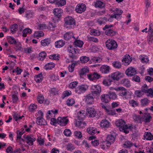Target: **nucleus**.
Returning a JSON list of instances; mask_svg holds the SVG:
<instances>
[{
  "label": "nucleus",
  "mask_w": 153,
  "mask_h": 153,
  "mask_svg": "<svg viewBox=\"0 0 153 153\" xmlns=\"http://www.w3.org/2000/svg\"><path fill=\"white\" fill-rule=\"evenodd\" d=\"M55 66L53 62H49L46 64L45 66V69L46 70H50Z\"/></svg>",
  "instance_id": "c03bdc74"
},
{
  "label": "nucleus",
  "mask_w": 153,
  "mask_h": 153,
  "mask_svg": "<svg viewBox=\"0 0 153 153\" xmlns=\"http://www.w3.org/2000/svg\"><path fill=\"white\" fill-rule=\"evenodd\" d=\"M51 42V39L50 38H46L41 41V45L43 46H48Z\"/></svg>",
  "instance_id": "cd10ccee"
},
{
  "label": "nucleus",
  "mask_w": 153,
  "mask_h": 153,
  "mask_svg": "<svg viewBox=\"0 0 153 153\" xmlns=\"http://www.w3.org/2000/svg\"><path fill=\"white\" fill-rule=\"evenodd\" d=\"M89 70L87 67H85L82 68L79 72V75L80 76H82L84 75H85L86 73L89 72Z\"/></svg>",
  "instance_id": "393cba45"
},
{
  "label": "nucleus",
  "mask_w": 153,
  "mask_h": 153,
  "mask_svg": "<svg viewBox=\"0 0 153 153\" xmlns=\"http://www.w3.org/2000/svg\"><path fill=\"white\" fill-rule=\"evenodd\" d=\"M112 90H114L117 91H121L119 92V95L120 96H126L129 92L127 89L123 87H118L116 88H111Z\"/></svg>",
  "instance_id": "1a4fd4ad"
},
{
  "label": "nucleus",
  "mask_w": 153,
  "mask_h": 153,
  "mask_svg": "<svg viewBox=\"0 0 153 153\" xmlns=\"http://www.w3.org/2000/svg\"><path fill=\"white\" fill-rule=\"evenodd\" d=\"M12 98L13 102L14 103H16L18 100V97L16 94L15 93L14 94H12Z\"/></svg>",
  "instance_id": "680f3d73"
},
{
  "label": "nucleus",
  "mask_w": 153,
  "mask_h": 153,
  "mask_svg": "<svg viewBox=\"0 0 153 153\" xmlns=\"http://www.w3.org/2000/svg\"><path fill=\"white\" fill-rule=\"evenodd\" d=\"M150 102V100L146 98L141 99L140 100L141 105L142 106H145L148 105Z\"/></svg>",
  "instance_id": "e433bc0d"
},
{
  "label": "nucleus",
  "mask_w": 153,
  "mask_h": 153,
  "mask_svg": "<svg viewBox=\"0 0 153 153\" xmlns=\"http://www.w3.org/2000/svg\"><path fill=\"white\" fill-rule=\"evenodd\" d=\"M66 3L65 0H57L56 4L58 7H60L65 5Z\"/></svg>",
  "instance_id": "49530a36"
},
{
  "label": "nucleus",
  "mask_w": 153,
  "mask_h": 153,
  "mask_svg": "<svg viewBox=\"0 0 153 153\" xmlns=\"http://www.w3.org/2000/svg\"><path fill=\"white\" fill-rule=\"evenodd\" d=\"M106 112L109 115H114L116 114L115 110L112 109H107Z\"/></svg>",
  "instance_id": "69168bd1"
},
{
  "label": "nucleus",
  "mask_w": 153,
  "mask_h": 153,
  "mask_svg": "<svg viewBox=\"0 0 153 153\" xmlns=\"http://www.w3.org/2000/svg\"><path fill=\"white\" fill-rule=\"evenodd\" d=\"M110 67L107 65H103L100 68V71L102 73L106 74L109 72Z\"/></svg>",
  "instance_id": "6ab92c4d"
},
{
  "label": "nucleus",
  "mask_w": 153,
  "mask_h": 153,
  "mask_svg": "<svg viewBox=\"0 0 153 153\" xmlns=\"http://www.w3.org/2000/svg\"><path fill=\"white\" fill-rule=\"evenodd\" d=\"M36 122L37 125L41 126L48 125L47 122L43 118H36Z\"/></svg>",
  "instance_id": "a211bd4d"
},
{
  "label": "nucleus",
  "mask_w": 153,
  "mask_h": 153,
  "mask_svg": "<svg viewBox=\"0 0 153 153\" xmlns=\"http://www.w3.org/2000/svg\"><path fill=\"white\" fill-rule=\"evenodd\" d=\"M87 116L90 117H94L97 115V111L93 108L89 107L86 109Z\"/></svg>",
  "instance_id": "6e6552de"
},
{
  "label": "nucleus",
  "mask_w": 153,
  "mask_h": 153,
  "mask_svg": "<svg viewBox=\"0 0 153 153\" xmlns=\"http://www.w3.org/2000/svg\"><path fill=\"white\" fill-rule=\"evenodd\" d=\"M116 136L114 134H111L108 135L107 137V140H109V142H111L112 143H113L115 140Z\"/></svg>",
  "instance_id": "473e14b6"
},
{
  "label": "nucleus",
  "mask_w": 153,
  "mask_h": 153,
  "mask_svg": "<svg viewBox=\"0 0 153 153\" xmlns=\"http://www.w3.org/2000/svg\"><path fill=\"white\" fill-rule=\"evenodd\" d=\"M144 137L147 140H152L153 139V135L149 132H145Z\"/></svg>",
  "instance_id": "f704fd0d"
},
{
  "label": "nucleus",
  "mask_w": 153,
  "mask_h": 153,
  "mask_svg": "<svg viewBox=\"0 0 153 153\" xmlns=\"http://www.w3.org/2000/svg\"><path fill=\"white\" fill-rule=\"evenodd\" d=\"M74 134L75 136L78 138H80L82 137V134L81 131H76L74 132Z\"/></svg>",
  "instance_id": "338daca9"
},
{
  "label": "nucleus",
  "mask_w": 153,
  "mask_h": 153,
  "mask_svg": "<svg viewBox=\"0 0 153 153\" xmlns=\"http://www.w3.org/2000/svg\"><path fill=\"white\" fill-rule=\"evenodd\" d=\"M109 122L105 120H102L100 123V126L102 128H108L110 125Z\"/></svg>",
  "instance_id": "2f4dec72"
},
{
  "label": "nucleus",
  "mask_w": 153,
  "mask_h": 153,
  "mask_svg": "<svg viewBox=\"0 0 153 153\" xmlns=\"http://www.w3.org/2000/svg\"><path fill=\"white\" fill-rule=\"evenodd\" d=\"M68 119L66 117L63 118L59 117L57 119V123L62 126H65L68 123Z\"/></svg>",
  "instance_id": "4468645a"
},
{
  "label": "nucleus",
  "mask_w": 153,
  "mask_h": 153,
  "mask_svg": "<svg viewBox=\"0 0 153 153\" xmlns=\"http://www.w3.org/2000/svg\"><path fill=\"white\" fill-rule=\"evenodd\" d=\"M49 58L50 59L58 60H59L60 57L59 55L57 54L50 55L49 56Z\"/></svg>",
  "instance_id": "de8ad7c7"
},
{
  "label": "nucleus",
  "mask_w": 153,
  "mask_h": 153,
  "mask_svg": "<svg viewBox=\"0 0 153 153\" xmlns=\"http://www.w3.org/2000/svg\"><path fill=\"white\" fill-rule=\"evenodd\" d=\"M133 118L135 122H138L140 123L142 121V118L140 115H137L136 114H134L133 116Z\"/></svg>",
  "instance_id": "37998d69"
},
{
  "label": "nucleus",
  "mask_w": 153,
  "mask_h": 153,
  "mask_svg": "<svg viewBox=\"0 0 153 153\" xmlns=\"http://www.w3.org/2000/svg\"><path fill=\"white\" fill-rule=\"evenodd\" d=\"M8 42L11 44H16L17 42L14 38L12 36H8L7 37Z\"/></svg>",
  "instance_id": "4c0bfd02"
},
{
  "label": "nucleus",
  "mask_w": 153,
  "mask_h": 153,
  "mask_svg": "<svg viewBox=\"0 0 153 153\" xmlns=\"http://www.w3.org/2000/svg\"><path fill=\"white\" fill-rule=\"evenodd\" d=\"M87 131L88 133L93 135L96 133H97V134L100 133L99 131H97L96 128L93 127H89L87 129Z\"/></svg>",
  "instance_id": "412c9836"
},
{
  "label": "nucleus",
  "mask_w": 153,
  "mask_h": 153,
  "mask_svg": "<svg viewBox=\"0 0 153 153\" xmlns=\"http://www.w3.org/2000/svg\"><path fill=\"white\" fill-rule=\"evenodd\" d=\"M133 145V143L130 141L127 140L125 142L123 145V147L125 148H130Z\"/></svg>",
  "instance_id": "0e129e2a"
},
{
  "label": "nucleus",
  "mask_w": 153,
  "mask_h": 153,
  "mask_svg": "<svg viewBox=\"0 0 153 153\" xmlns=\"http://www.w3.org/2000/svg\"><path fill=\"white\" fill-rule=\"evenodd\" d=\"M25 138L26 140L27 143L29 145H33V143L36 140L35 138L28 136H27Z\"/></svg>",
  "instance_id": "b1692460"
},
{
  "label": "nucleus",
  "mask_w": 153,
  "mask_h": 153,
  "mask_svg": "<svg viewBox=\"0 0 153 153\" xmlns=\"http://www.w3.org/2000/svg\"><path fill=\"white\" fill-rule=\"evenodd\" d=\"M37 100L38 102L40 103H42L44 101V97L41 94H39L37 97Z\"/></svg>",
  "instance_id": "13d9d810"
},
{
  "label": "nucleus",
  "mask_w": 153,
  "mask_h": 153,
  "mask_svg": "<svg viewBox=\"0 0 153 153\" xmlns=\"http://www.w3.org/2000/svg\"><path fill=\"white\" fill-rule=\"evenodd\" d=\"M126 123L125 121L123 119L118 120L115 122L116 126L119 127V129L120 131L127 134L129 133L127 129L131 130L133 128V127L132 124L128 125L126 124Z\"/></svg>",
  "instance_id": "f257e3e1"
},
{
  "label": "nucleus",
  "mask_w": 153,
  "mask_h": 153,
  "mask_svg": "<svg viewBox=\"0 0 153 153\" xmlns=\"http://www.w3.org/2000/svg\"><path fill=\"white\" fill-rule=\"evenodd\" d=\"M90 90L91 94L96 95H99L101 91V87L98 85H92L91 87Z\"/></svg>",
  "instance_id": "39448f33"
},
{
  "label": "nucleus",
  "mask_w": 153,
  "mask_h": 153,
  "mask_svg": "<svg viewBox=\"0 0 153 153\" xmlns=\"http://www.w3.org/2000/svg\"><path fill=\"white\" fill-rule=\"evenodd\" d=\"M123 73L119 71H116L111 74V78L114 80L118 81L123 76Z\"/></svg>",
  "instance_id": "0eeeda50"
},
{
  "label": "nucleus",
  "mask_w": 153,
  "mask_h": 153,
  "mask_svg": "<svg viewBox=\"0 0 153 153\" xmlns=\"http://www.w3.org/2000/svg\"><path fill=\"white\" fill-rule=\"evenodd\" d=\"M90 59L88 57L85 56H83L80 57V60L81 62L82 63H86Z\"/></svg>",
  "instance_id": "603ef678"
},
{
  "label": "nucleus",
  "mask_w": 153,
  "mask_h": 153,
  "mask_svg": "<svg viewBox=\"0 0 153 153\" xmlns=\"http://www.w3.org/2000/svg\"><path fill=\"white\" fill-rule=\"evenodd\" d=\"M120 82L124 86L127 88L131 86L130 81L128 78H124L122 79L120 81Z\"/></svg>",
  "instance_id": "a878e982"
},
{
  "label": "nucleus",
  "mask_w": 153,
  "mask_h": 153,
  "mask_svg": "<svg viewBox=\"0 0 153 153\" xmlns=\"http://www.w3.org/2000/svg\"><path fill=\"white\" fill-rule=\"evenodd\" d=\"M129 103L131 106L133 107L137 106L139 105V102L133 99L130 100L129 101Z\"/></svg>",
  "instance_id": "ea45409f"
},
{
  "label": "nucleus",
  "mask_w": 153,
  "mask_h": 153,
  "mask_svg": "<svg viewBox=\"0 0 153 153\" xmlns=\"http://www.w3.org/2000/svg\"><path fill=\"white\" fill-rule=\"evenodd\" d=\"M142 121L146 123H149L151 121L152 117L150 114L148 113H145L142 116Z\"/></svg>",
  "instance_id": "2eb2a0df"
},
{
  "label": "nucleus",
  "mask_w": 153,
  "mask_h": 153,
  "mask_svg": "<svg viewBox=\"0 0 153 153\" xmlns=\"http://www.w3.org/2000/svg\"><path fill=\"white\" fill-rule=\"evenodd\" d=\"M64 38L65 40H69L71 38L75 39L73 33L71 32H67L65 33L64 36Z\"/></svg>",
  "instance_id": "aec40b11"
},
{
  "label": "nucleus",
  "mask_w": 153,
  "mask_h": 153,
  "mask_svg": "<svg viewBox=\"0 0 153 153\" xmlns=\"http://www.w3.org/2000/svg\"><path fill=\"white\" fill-rule=\"evenodd\" d=\"M83 42L80 40H77L75 39V41L74 42V45L79 48H81L82 47L83 45Z\"/></svg>",
  "instance_id": "a18cd8bd"
},
{
  "label": "nucleus",
  "mask_w": 153,
  "mask_h": 153,
  "mask_svg": "<svg viewBox=\"0 0 153 153\" xmlns=\"http://www.w3.org/2000/svg\"><path fill=\"white\" fill-rule=\"evenodd\" d=\"M90 33L91 35L94 36H98L100 35V32L97 30L92 29L90 31Z\"/></svg>",
  "instance_id": "8fccbe9b"
},
{
  "label": "nucleus",
  "mask_w": 153,
  "mask_h": 153,
  "mask_svg": "<svg viewBox=\"0 0 153 153\" xmlns=\"http://www.w3.org/2000/svg\"><path fill=\"white\" fill-rule=\"evenodd\" d=\"M145 93L147 94V95L150 96L151 97H153V88H150L147 89V90H145Z\"/></svg>",
  "instance_id": "864d4df0"
},
{
  "label": "nucleus",
  "mask_w": 153,
  "mask_h": 153,
  "mask_svg": "<svg viewBox=\"0 0 153 153\" xmlns=\"http://www.w3.org/2000/svg\"><path fill=\"white\" fill-rule=\"evenodd\" d=\"M88 88V85H79L76 88H75V92L79 94L84 93Z\"/></svg>",
  "instance_id": "423d86ee"
},
{
  "label": "nucleus",
  "mask_w": 153,
  "mask_h": 153,
  "mask_svg": "<svg viewBox=\"0 0 153 153\" xmlns=\"http://www.w3.org/2000/svg\"><path fill=\"white\" fill-rule=\"evenodd\" d=\"M85 115L84 111H79L77 113V118L79 120H83L85 118Z\"/></svg>",
  "instance_id": "72a5a7b5"
},
{
  "label": "nucleus",
  "mask_w": 153,
  "mask_h": 153,
  "mask_svg": "<svg viewBox=\"0 0 153 153\" xmlns=\"http://www.w3.org/2000/svg\"><path fill=\"white\" fill-rule=\"evenodd\" d=\"M94 98L93 95L90 94L87 95L84 99L86 103L88 104H92L94 103Z\"/></svg>",
  "instance_id": "f8f14e48"
},
{
  "label": "nucleus",
  "mask_w": 153,
  "mask_h": 153,
  "mask_svg": "<svg viewBox=\"0 0 153 153\" xmlns=\"http://www.w3.org/2000/svg\"><path fill=\"white\" fill-rule=\"evenodd\" d=\"M92 5L95 8H104L105 7V4L101 1H96L93 2Z\"/></svg>",
  "instance_id": "dca6fc26"
},
{
  "label": "nucleus",
  "mask_w": 153,
  "mask_h": 153,
  "mask_svg": "<svg viewBox=\"0 0 153 153\" xmlns=\"http://www.w3.org/2000/svg\"><path fill=\"white\" fill-rule=\"evenodd\" d=\"M18 27V25L16 24L12 25L10 27V32L13 33H15L17 30Z\"/></svg>",
  "instance_id": "09e8293b"
},
{
  "label": "nucleus",
  "mask_w": 153,
  "mask_h": 153,
  "mask_svg": "<svg viewBox=\"0 0 153 153\" xmlns=\"http://www.w3.org/2000/svg\"><path fill=\"white\" fill-rule=\"evenodd\" d=\"M100 98L102 102L104 103H107L110 101L109 95L108 94H102L100 96Z\"/></svg>",
  "instance_id": "f3484780"
},
{
  "label": "nucleus",
  "mask_w": 153,
  "mask_h": 153,
  "mask_svg": "<svg viewBox=\"0 0 153 153\" xmlns=\"http://www.w3.org/2000/svg\"><path fill=\"white\" fill-rule=\"evenodd\" d=\"M113 66L116 68L120 69L121 67V63L117 61H114L112 63Z\"/></svg>",
  "instance_id": "58836bf2"
},
{
  "label": "nucleus",
  "mask_w": 153,
  "mask_h": 153,
  "mask_svg": "<svg viewBox=\"0 0 153 153\" xmlns=\"http://www.w3.org/2000/svg\"><path fill=\"white\" fill-rule=\"evenodd\" d=\"M137 73L136 69L132 67H128L126 71L125 74L128 76H131L135 75Z\"/></svg>",
  "instance_id": "9d476101"
},
{
  "label": "nucleus",
  "mask_w": 153,
  "mask_h": 153,
  "mask_svg": "<svg viewBox=\"0 0 153 153\" xmlns=\"http://www.w3.org/2000/svg\"><path fill=\"white\" fill-rule=\"evenodd\" d=\"M23 115L21 116L18 114H15L13 115V118L16 121L20 120L23 117H24Z\"/></svg>",
  "instance_id": "bf43d9fd"
},
{
  "label": "nucleus",
  "mask_w": 153,
  "mask_h": 153,
  "mask_svg": "<svg viewBox=\"0 0 153 153\" xmlns=\"http://www.w3.org/2000/svg\"><path fill=\"white\" fill-rule=\"evenodd\" d=\"M65 44V42L62 40L57 41L55 43V46L57 48H61Z\"/></svg>",
  "instance_id": "c756f323"
},
{
  "label": "nucleus",
  "mask_w": 153,
  "mask_h": 153,
  "mask_svg": "<svg viewBox=\"0 0 153 153\" xmlns=\"http://www.w3.org/2000/svg\"><path fill=\"white\" fill-rule=\"evenodd\" d=\"M43 77L42 74L41 73L39 74L35 75L34 76V79L36 82L40 83L42 81Z\"/></svg>",
  "instance_id": "c85d7f7f"
},
{
  "label": "nucleus",
  "mask_w": 153,
  "mask_h": 153,
  "mask_svg": "<svg viewBox=\"0 0 153 153\" xmlns=\"http://www.w3.org/2000/svg\"><path fill=\"white\" fill-rule=\"evenodd\" d=\"M112 81L110 79L107 78L104 79L102 81V83L105 86H108L111 84V82Z\"/></svg>",
  "instance_id": "3c124183"
},
{
  "label": "nucleus",
  "mask_w": 153,
  "mask_h": 153,
  "mask_svg": "<svg viewBox=\"0 0 153 153\" xmlns=\"http://www.w3.org/2000/svg\"><path fill=\"white\" fill-rule=\"evenodd\" d=\"M105 43L106 48L110 51L115 50L118 46L117 42L112 39H109L107 40Z\"/></svg>",
  "instance_id": "7ed1b4c3"
},
{
  "label": "nucleus",
  "mask_w": 153,
  "mask_h": 153,
  "mask_svg": "<svg viewBox=\"0 0 153 153\" xmlns=\"http://www.w3.org/2000/svg\"><path fill=\"white\" fill-rule=\"evenodd\" d=\"M108 95L110 100L111 99L113 100H115L117 98V95L114 92L109 91Z\"/></svg>",
  "instance_id": "4d7b16f0"
},
{
  "label": "nucleus",
  "mask_w": 153,
  "mask_h": 153,
  "mask_svg": "<svg viewBox=\"0 0 153 153\" xmlns=\"http://www.w3.org/2000/svg\"><path fill=\"white\" fill-rule=\"evenodd\" d=\"M153 24L151 23L149 25V28L148 30V36L153 37Z\"/></svg>",
  "instance_id": "a19ab883"
},
{
  "label": "nucleus",
  "mask_w": 153,
  "mask_h": 153,
  "mask_svg": "<svg viewBox=\"0 0 153 153\" xmlns=\"http://www.w3.org/2000/svg\"><path fill=\"white\" fill-rule=\"evenodd\" d=\"M115 18L117 20L121 19V15L123 11L121 10H119L118 8H116L115 10Z\"/></svg>",
  "instance_id": "bb28decb"
},
{
  "label": "nucleus",
  "mask_w": 153,
  "mask_h": 153,
  "mask_svg": "<svg viewBox=\"0 0 153 153\" xmlns=\"http://www.w3.org/2000/svg\"><path fill=\"white\" fill-rule=\"evenodd\" d=\"M64 26L68 29H73L76 25V21L71 16H68L65 17L64 19Z\"/></svg>",
  "instance_id": "f03ea898"
},
{
  "label": "nucleus",
  "mask_w": 153,
  "mask_h": 153,
  "mask_svg": "<svg viewBox=\"0 0 153 153\" xmlns=\"http://www.w3.org/2000/svg\"><path fill=\"white\" fill-rule=\"evenodd\" d=\"M75 103V100L73 99H68L66 101V104L68 106H71Z\"/></svg>",
  "instance_id": "052dcab7"
},
{
  "label": "nucleus",
  "mask_w": 153,
  "mask_h": 153,
  "mask_svg": "<svg viewBox=\"0 0 153 153\" xmlns=\"http://www.w3.org/2000/svg\"><path fill=\"white\" fill-rule=\"evenodd\" d=\"M32 31L31 29L29 28H25L23 30L22 36L24 37H26L27 34H30L32 33Z\"/></svg>",
  "instance_id": "79ce46f5"
},
{
  "label": "nucleus",
  "mask_w": 153,
  "mask_h": 153,
  "mask_svg": "<svg viewBox=\"0 0 153 153\" xmlns=\"http://www.w3.org/2000/svg\"><path fill=\"white\" fill-rule=\"evenodd\" d=\"M48 27L50 30L53 31L54 30L56 25L54 23L49 22Z\"/></svg>",
  "instance_id": "774afa93"
},
{
  "label": "nucleus",
  "mask_w": 153,
  "mask_h": 153,
  "mask_svg": "<svg viewBox=\"0 0 153 153\" xmlns=\"http://www.w3.org/2000/svg\"><path fill=\"white\" fill-rule=\"evenodd\" d=\"M132 60V57H130L129 55L126 54L124 58L122 60V61L125 62L124 65H128L130 63Z\"/></svg>",
  "instance_id": "4be33fe9"
},
{
  "label": "nucleus",
  "mask_w": 153,
  "mask_h": 153,
  "mask_svg": "<svg viewBox=\"0 0 153 153\" xmlns=\"http://www.w3.org/2000/svg\"><path fill=\"white\" fill-rule=\"evenodd\" d=\"M113 26L112 25H106L103 28V30H105V33L108 36H112L116 33V32L111 28Z\"/></svg>",
  "instance_id": "20e7f679"
},
{
  "label": "nucleus",
  "mask_w": 153,
  "mask_h": 153,
  "mask_svg": "<svg viewBox=\"0 0 153 153\" xmlns=\"http://www.w3.org/2000/svg\"><path fill=\"white\" fill-rule=\"evenodd\" d=\"M139 59L142 62H147L149 61V58L147 56H143L142 55L140 56Z\"/></svg>",
  "instance_id": "5fc2aeb1"
},
{
  "label": "nucleus",
  "mask_w": 153,
  "mask_h": 153,
  "mask_svg": "<svg viewBox=\"0 0 153 153\" xmlns=\"http://www.w3.org/2000/svg\"><path fill=\"white\" fill-rule=\"evenodd\" d=\"M75 149V146L73 145L70 143H68L66 146V149L68 151H71Z\"/></svg>",
  "instance_id": "6e6d98bb"
},
{
  "label": "nucleus",
  "mask_w": 153,
  "mask_h": 153,
  "mask_svg": "<svg viewBox=\"0 0 153 153\" xmlns=\"http://www.w3.org/2000/svg\"><path fill=\"white\" fill-rule=\"evenodd\" d=\"M62 12V10L58 8L54 9L53 11V13L55 16L58 18H59L61 17Z\"/></svg>",
  "instance_id": "7c9ffc66"
},
{
  "label": "nucleus",
  "mask_w": 153,
  "mask_h": 153,
  "mask_svg": "<svg viewBox=\"0 0 153 153\" xmlns=\"http://www.w3.org/2000/svg\"><path fill=\"white\" fill-rule=\"evenodd\" d=\"M76 127L79 128H84L86 125L85 122L82 121H77L75 123Z\"/></svg>",
  "instance_id": "5701e85b"
},
{
  "label": "nucleus",
  "mask_w": 153,
  "mask_h": 153,
  "mask_svg": "<svg viewBox=\"0 0 153 153\" xmlns=\"http://www.w3.org/2000/svg\"><path fill=\"white\" fill-rule=\"evenodd\" d=\"M86 9V5L83 3L78 4L76 8V11L79 13L84 12Z\"/></svg>",
  "instance_id": "ddd939ff"
},
{
  "label": "nucleus",
  "mask_w": 153,
  "mask_h": 153,
  "mask_svg": "<svg viewBox=\"0 0 153 153\" xmlns=\"http://www.w3.org/2000/svg\"><path fill=\"white\" fill-rule=\"evenodd\" d=\"M47 56V54L45 51H42L39 53V56H37L39 60L42 61Z\"/></svg>",
  "instance_id": "c9c22d12"
},
{
  "label": "nucleus",
  "mask_w": 153,
  "mask_h": 153,
  "mask_svg": "<svg viewBox=\"0 0 153 153\" xmlns=\"http://www.w3.org/2000/svg\"><path fill=\"white\" fill-rule=\"evenodd\" d=\"M76 64V63L75 62L72 63L71 65H69L68 68L70 72H72L74 71V67Z\"/></svg>",
  "instance_id": "e2e57ef3"
},
{
  "label": "nucleus",
  "mask_w": 153,
  "mask_h": 153,
  "mask_svg": "<svg viewBox=\"0 0 153 153\" xmlns=\"http://www.w3.org/2000/svg\"><path fill=\"white\" fill-rule=\"evenodd\" d=\"M88 78L90 80L92 81L94 80L97 79L101 77L100 75L97 73L94 72L91 73L87 75Z\"/></svg>",
  "instance_id": "9b49d317"
}]
</instances>
